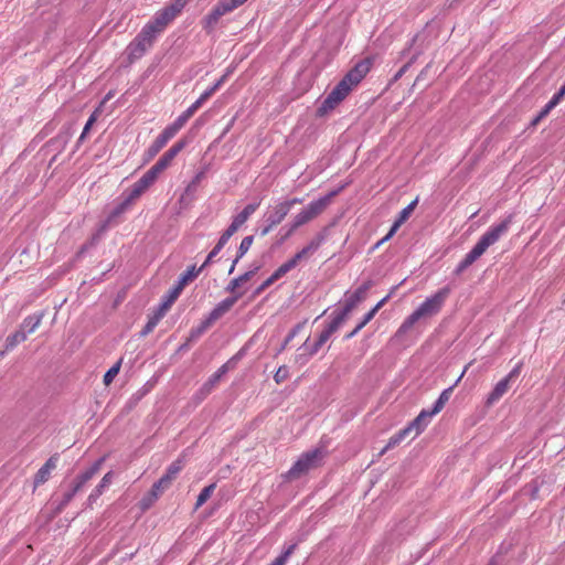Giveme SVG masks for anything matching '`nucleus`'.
Here are the masks:
<instances>
[{
    "instance_id": "nucleus-54",
    "label": "nucleus",
    "mask_w": 565,
    "mask_h": 565,
    "mask_svg": "<svg viewBox=\"0 0 565 565\" xmlns=\"http://www.w3.org/2000/svg\"><path fill=\"white\" fill-rule=\"evenodd\" d=\"M95 120H96V118H95V115L93 114V115L89 117V119L87 120V122H86V125H85V127H84V129H83V132H82V135H81V137H79L78 141L84 140V138H85L86 134L89 131V129H90V127L93 126V124L95 122Z\"/></svg>"
},
{
    "instance_id": "nucleus-16",
    "label": "nucleus",
    "mask_w": 565,
    "mask_h": 565,
    "mask_svg": "<svg viewBox=\"0 0 565 565\" xmlns=\"http://www.w3.org/2000/svg\"><path fill=\"white\" fill-rule=\"evenodd\" d=\"M185 147L184 140L175 142L162 157L157 161L164 170L171 164L175 156Z\"/></svg>"
},
{
    "instance_id": "nucleus-43",
    "label": "nucleus",
    "mask_w": 565,
    "mask_h": 565,
    "mask_svg": "<svg viewBox=\"0 0 565 565\" xmlns=\"http://www.w3.org/2000/svg\"><path fill=\"white\" fill-rule=\"evenodd\" d=\"M164 169L156 162L147 172L146 174L151 179L153 182L158 179L159 174L162 173Z\"/></svg>"
},
{
    "instance_id": "nucleus-4",
    "label": "nucleus",
    "mask_w": 565,
    "mask_h": 565,
    "mask_svg": "<svg viewBox=\"0 0 565 565\" xmlns=\"http://www.w3.org/2000/svg\"><path fill=\"white\" fill-rule=\"evenodd\" d=\"M157 35L152 26L146 24L127 47L129 60L140 58L152 46Z\"/></svg>"
},
{
    "instance_id": "nucleus-29",
    "label": "nucleus",
    "mask_w": 565,
    "mask_h": 565,
    "mask_svg": "<svg viewBox=\"0 0 565 565\" xmlns=\"http://www.w3.org/2000/svg\"><path fill=\"white\" fill-rule=\"evenodd\" d=\"M454 386H450L441 392L438 399L435 402L430 414H438L445 406V404L449 401Z\"/></svg>"
},
{
    "instance_id": "nucleus-26",
    "label": "nucleus",
    "mask_w": 565,
    "mask_h": 565,
    "mask_svg": "<svg viewBox=\"0 0 565 565\" xmlns=\"http://www.w3.org/2000/svg\"><path fill=\"white\" fill-rule=\"evenodd\" d=\"M411 433V428L405 427L399 430L397 434L392 436L387 443V445L381 450L380 456L384 455L388 449L397 446L402 440L406 438V436Z\"/></svg>"
},
{
    "instance_id": "nucleus-31",
    "label": "nucleus",
    "mask_w": 565,
    "mask_h": 565,
    "mask_svg": "<svg viewBox=\"0 0 565 565\" xmlns=\"http://www.w3.org/2000/svg\"><path fill=\"white\" fill-rule=\"evenodd\" d=\"M182 290H180L177 286L172 287L168 294L164 296L160 307L163 308V310H169L172 303L178 299Z\"/></svg>"
},
{
    "instance_id": "nucleus-46",
    "label": "nucleus",
    "mask_w": 565,
    "mask_h": 565,
    "mask_svg": "<svg viewBox=\"0 0 565 565\" xmlns=\"http://www.w3.org/2000/svg\"><path fill=\"white\" fill-rule=\"evenodd\" d=\"M224 79L225 75L222 76L211 88H209L202 94V99H207L210 96H212L220 88Z\"/></svg>"
},
{
    "instance_id": "nucleus-19",
    "label": "nucleus",
    "mask_w": 565,
    "mask_h": 565,
    "mask_svg": "<svg viewBox=\"0 0 565 565\" xmlns=\"http://www.w3.org/2000/svg\"><path fill=\"white\" fill-rule=\"evenodd\" d=\"M103 461H104V458L98 459L90 468H88L83 473H81L75 479V482L81 488H83L100 470Z\"/></svg>"
},
{
    "instance_id": "nucleus-14",
    "label": "nucleus",
    "mask_w": 565,
    "mask_h": 565,
    "mask_svg": "<svg viewBox=\"0 0 565 565\" xmlns=\"http://www.w3.org/2000/svg\"><path fill=\"white\" fill-rule=\"evenodd\" d=\"M288 213V205L279 202L266 213V222H270V225L277 226L284 221Z\"/></svg>"
},
{
    "instance_id": "nucleus-5",
    "label": "nucleus",
    "mask_w": 565,
    "mask_h": 565,
    "mask_svg": "<svg viewBox=\"0 0 565 565\" xmlns=\"http://www.w3.org/2000/svg\"><path fill=\"white\" fill-rule=\"evenodd\" d=\"M322 458L320 449H313L303 454L287 472L289 479H298L310 469L316 468Z\"/></svg>"
},
{
    "instance_id": "nucleus-41",
    "label": "nucleus",
    "mask_w": 565,
    "mask_h": 565,
    "mask_svg": "<svg viewBox=\"0 0 565 565\" xmlns=\"http://www.w3.org/2000/svg\"><path fill=\"white\" fill-rule=\"evenodd\" d=\"M296 545H290L281 555L276 557L270 565H285L288 557L294 553Z\"/></svg>"
},
{
    "instance_id": "nucleus-38",
    "label": "nucleus",
    "mask_w": 565,
    "mask_h": 565,
    "mask_svg": "<svg viewBox=\"0 0 565 565\" xmlns=\"http://www.w3.org/2000/svg\"><path fill=\"white\" fill-rule=\"evenodd\" d=\"M375 310L371 309L363 318V320L354 328L352 332H350L347 338L350 339L354 337L366 323H369L373 317L375 316Z\"/></svg>"
},
{
    "instance_id": "nucleus-48",
    "label": "nucleus",
    "mask_w": 565,
    "mask_h": 565,
    "mask_svg": "<svg viewBox=\"0 0 565 565\" xmlns=\"http://www.w3.org/2000/svg\"><path fill=\"white\" fill-rule=\"evenodd\" d=\"M224 79L225 75L222 76L211 88H209L202 94V99H207L210 96H212L220 88Z\"/></svg>"
},
{
    "instance_id": "nucleus-1",
    "label": "nucleus",
    "mask_w": 565,
    "mask_h": 565,
    "mask_svg": "<svg viewBox=\"0 0 565 565\" xmlns=\"http://www.w3.org/2000/svg\"><path fill=\"white\" fill-rule=\"evenodd\" d=\"M372 60L366 57L358 62L344 77L328 94L317 110L318 116H324L334 109L370 72Z\"/></svg>"
},
{
    "instance_id": "nucleus-44",
    "label": "nucleus",
    "mask_w": 565,
    "mask_h": 565,
    "mask_svg": "<svg viewBox=\"0 0 565 565\" xmlns=\"http://www.w3.org/2000/svg\"><path fill=\"white\" fill-rule=\"evenodd\" d=\"M164 169L156 162L147 172L146 174L151 179L153 182L158 179L159 174L162 173Z\"/></svg>"
},
{
    "instance_id": "nucleus-35",
    "label": "nucleus",
    "mask_w": 565,
    "mask_h": 565,
    "mask_svg": "<svg viewBox=\"0 0 565 565\" xmlns=\"http://www.w3.org/2000/svg\"><path fill=\"white\" fill-rule=\"evenodd\" d=\"M184 466V461L182 458H178L175 461H173L167 469V472L164 473L167 476V479H170L171 481L175 479L177 475L182 470Z\"/></svg>"
},
{
    "instance_id": "nucleus-22",
    "label": "nucleus",
    "mask_w": 565,
    "mask_h": 565,
    "mask_svg": "<svg viewBox=\"0 0 565 565\" xmlns=\"http://www.w3.org/2000/svg\"><path fill=\"white\" fill-rule=\"evenodd\" d=\"M258 268H255L253 270H248L244 273L243 275L232 279L230 284L226 286V291L228 292H236L237 288H239L243 284L247 282L252 277L256 274Z\"/></svg>"
},
{
    "instance_id": "nucleus-36",
    "label": "nucleus",
    "mask_w": 565,
    "mask_h": 565,
    "mask_svg": "<svg viewBox=\"0 0 565 565\" xmlns=\"http://www.w3.org/2000/svg\"><path fill=\"white\" fill-rule=\"evenodd\" d=\"M161 493V490L154 489V486H152L149 493L141 500L140 504L143 510L149 509L152 503L159 498Z\"/></svg>"
},
{
    "instance_id": "nucleus-15",
    "label": "nucleus",
    "mask_w": 565,
    "mask_h": 565,
    "mask_svg": "<svg viewBox=\"0 0 565 565\" xmlns=\"http://www.w3.org/2000/svg\"><path fill=\"white\" fill-rule=\"evenodd\" d=\"M153 183L154 182L151 179H149V177L145 173L137 182L132 184L127 201L130 202L138 199Z\"/></svg>"
},
{
    "instance_id": "nucleus-53",
    "label": "nucleus",
    "mask_w": 565,
    "mask_h": 565,
    "mask_svg": "<svg viewBox=\"0 0 565 565\" xmlns=\"http://www.w3.org/2000/svg\"><path fill=\"white\" fill-rule=\"evenodd\" d=\"M224 4L227 7V9L232 12L243 3H245L247 0H222Z\"/></svg>"
},
{
    "instance_id": "nucleus-49",
    "label": "nucleus",
    "mask_w": 565,
    "mask_h": 565,
    "mask_svg": "<svg viewBox=\"0 0 565 565\" xmlns=\"http://www.w3.org/2000/svg\"><path fill=\"white\" fill-rule=\"evenodd\" d=\"M308 221L305 216V214L302 213V211H300L292 220V222L290 223L292 225L294 228H299L300 226L307 224Z\"/></svg>"
},
{
    "instance_id": "nucleus-25",
    "label": "nucleus",
    "mask_w": 565,
    "mask_h": 565,
    "mask_svg": "<svg viewBox=\"0 0 565 565\" xmlns=\"http://www.w3.org/2000/svg\"><path fill=\"white\" fill-rule=\"evenodd\" d=\"M202 271V267L196 268L195 266H191L184 274H182L177 282V287L180 290H183L184 287L192 281Z\"/></svg>"
},
{
    "instance_id": "nucleus-62",
    "label": "nucleus",
    "mask_w": 565,
    "mask_h": 565,
    "mask_svg": "<svg viewBox=\"0 0 565 565\" xmlns=\"http://www.w3.org/2000/svg\"><path fill=\"white\" fill-rule=\"evenodd\" d=\"M303 202L302 199H299V198H294V199H290V200H286V201H282L284 204H287L288 205V211H290V209L295 205V204H301Z\"/></svg>"
},
{
    "instance_id": "nucleus-56",
    "label": "nucleus",
    "mask_w": 565,
    "mask_h": 565,
    "mask_svg": "<svg viewBox=\"0 0 565 565\" xmlns=\"http://www.w3.org/2000/svg\"><path fill=\"white\" fill-rule=\"evenodd\" d=\"M557 105V103L553 99H551L545 106L544 108L540 111V117H545L555 106Z\"/></svg>"
},
{
    "instance_id": "nucleus-55",
    "label": "nucleus",
    "mask_w": 565,
    "mask_h": 565,
    "mask_svg": "<svg viewBox=\"0 0 565 565\" xmlns=\"http://www.w3.org/2000/svg\"><path fill=\"white\" fill-rule=\"evenodd\" d=\"M156 326H157V323H154V321L149 319L148 322L146 323V326L140 331V335L146 337L147 334L152 332V330L156 328Z\"/></svg>"
},
{
    "instance_id": "nucleus-10",
    "label": "nucleus",
    "mask_w": 565,
    "mask_h": 565,
    "mask_svg": "<svg viewBox=\"0 0 565 565\" xmlns=\"http://www.w3.org/2000/svg\"><path fill=\"white\" fill-rule=\"evenodd\" d=\"M418 203V199L416 198L414 201H412L406 207H404L399 214H398V217L395 220V222L393 223L390 232L386 234V236H384L379 243L377 245L388 241L395 233L396 231L401 227V225L406 222V220L411 216L412 212L415 210L416 205Z\"/></svg>"
},
{
    "instance_id": "nucleus-61",
    "label": "nucleus",
    "mask_w": 565,
    "mask_h": 565,
    "mask_svg": "<svg viewBox=\"0 0 565 565\" xmlns=\"http://www.w3.org/2000/svg\"><path fill=\"white\" fill-rule=\"evenodd\" d=\"M296 231V228L292 227L291 224H289V227L288 230L286 231V233H284L279 239V243H284L286 239H288L292 234L294 232Z\"/></svg>"
},
{
    "instance_id": "nucleus-32",
    "label": "nucleus",
    "mask_w": 565,
    "mask_h": 565,
    "mask_svg": "<svg viewBox=\"0 0 565 565\" xmlns=\"http://www.w3.org/2000/svg\"><path fill=\"white\" fill-rule=\"evenodd\" d=\"M298 265V262L296 260L295 257L290 258L288 262L284 263L282 265H280L274 273V278H276L277 280L279 278H281L282 276H285L288 271H290L291 269H294L296 266Z\"/></svg>"
},
{
    "instance_id": "nucleus-63",
    "label": "nucleus",
    "mask_w": 565,
    "mask_h": 565,
    "mask_svg": "<svg viewBox=\"0 0 565 565\" xmlns=\"http://www.w3.org/2000/svg\"><path fill=\"white\" fill-rule=\"evenodd\" d=\"M565 96V84L561 87V89L552 97L557 104Z\"/></svg>"
},
{
    "instance_id": "nucleus-20",
    "label": "nucleus",
    "mask_w": 565,
    "mask_h": 565,
    "mask_svg": "<svg viewBox=\"0 0 565 565\" xmlns=\"http://www.w3.org/2000/svg\"><path fill=\"white\" fill-rule=\"evenodd\" d=\"M343 324L341 318H338L335 315L328 327L319 334L318 341L324 344L329 338Z\"/></svg>"
},
{
    "instance_id": "nucleus-59",
    "label": "nucleus",
    "mask_w": 565,
    "mask_h": 565,
    "mask_svg": "<svg viewBox=\"0 0 565 565\" xmlns=\"http://www.w3.org/2000/svg\"><path fill=\"white\" fill-rule=\"evenodd\" d=\"M221 249H216V246H214V248L209 253L205 262L203 263V265L201 266L202 269L204 267H206L212 260L213 258L220 253Z\"/></svg>"
},
{
    "instance_id": "nucleus-58",
    "label": "nucleus",
    "mask_w": 565,
    "mask_h": 565,
    "mask_svg": "<svg viewBox=\"0 0 565 565\" xmlns=\"http://www.w3.org/2000/svg\"><path fill=\"white\" fill-rule=\"evenodd\" d=\"M190 118L184 114L182 113L177 119L175 121L173 122V125L179 128V130L184 126V124L189 120Z\"/></svg>"
},
{
    "instance_id": "nucleus-52",
    "label": "nucleus",
    "mask_w": 565,
    "mask_h": 565,
    "mask_svg": "<svg viewBox=\"0 0 565 565\" xmlns=\"http://www.w3.org/2000/svg\"><path fill=\"white\" fill-rule=\"evenodd\" d=\"M277 279L274 278V275L271 274L270 277H268L256 290H255V294L256 295H259L262 294L265 289H267L270 285H273Z\"/></svg>"
},
{
    "instance_id": "nucleus-40",
    "label": "nucleus",
    "mask_w": 565,
    "mask_h": 565,
    "mask_svg": "<svg viewBox=\"0 0 565 565\" xmlns=\"http://www.w3.org/2000/svg\"><path fill=\"white\" fill-rule=\"evenodd\" d=\"M253 241H254V237L252 235L246 236L242 239L239 247H238V253H237L238 257L242 258L248 252V249L250 248V246L253 244Z\"/></svg>"
},
{
    "instance_id": "nucleus-33",
    "label": "nucleus",
    "mask_w": 565,
    "mask_h": 565,
    "mask_svg": "<svg viewBox=\"0 0 565 565\" xmlns=\"http://www.w3.org/2000/svg\"><path fill=\"white\" fill-rule=\"evenodd\" d=\"M166 145L167 141L159 135L152 145L148 148L146 152L147 159L150 160L154 158Z\"/></svg>"
},
{
    "instance_id": "nucleus-12",
    "label": "nucleus",
    "mask_w": 565,
    "mask_h": 565,
    "mask_svg": "<svg viewBox=\"0 0 565 565\" xmlns=\"http://www.w3.org/2000/svg\"><path fill=\"white\" fill-rule=\"evenodd\" d=\"M174 18L175 17L167 8H163L156 13L153 19L149 21L147 25L152 26V30L160 34Z\"/></svg>"
},
{
    "instance_id": "nucleus-9",
    "label": "nucleus",
    "mask_w": 565,
    "mask_h": 565,
    "mask_svg": "<svg viewBox=\"0 0 565 565\" xmlns=\"http://www.w3.org/2000/svg\"><path fill=\"white\" fill-rule=\"evenodd\" d=\"M327 237V230L318 233L307 246H305L300 252H298L294 257L299 263L302 259L309 258L312 254H315L321 244L324 242Z\"/></svg>"
},
{
    "instance_id": "nucleus-23",
    "label": "nucleus",
    "mask_w": 565,
    "mask_h": 565,
    "mask_svg": "<svg viewBox=\"0 0 565 565\" xmlns=\"http://www.w3.org/2000/svg\"><path fill=\"white\" fill-rule=\"evenodd\" d=\"M227 372V364L222 365L210 379L203 384L202 391L209 394L214 386L218 383L221 377Z\"/></svg>"
},
{
    "instance_id": "nucleus-39",
    "label": "nucleus",
    "mask_w": 565,
    "mask_h": 565,
    "mask_svg": "<svg viewBox=\"0 0 565 565\" xmlns=\"http://www.w3.org/2000/svg\"><path fill=\"white\" fill-rule=\"evenodd\" d=\"M190 1L191 0H173V2L166 8L177 17Z\"/></svg>"
},
{
    "instance_id": "nucleus-30",
    "label": "nucleus",
    "mask_w": 565,
    "mask_h": 565,
    "mask_svg": "<svg viewBox=\"0 0 565 565\" xmlns=\"http://www.w3.org/2000/svg\"><path fill=\"white\" fill-rule=\"evenodd\" d=\"M26 340V332L21 329L6 339V350H12L15 345Z\"/></svg>"
},
{
    "instance_id": "nucleus-42",
    "label": "nucleus",
    "mask_w": 565,
    "mask_h": 565,
    "mask_svg": "<svg viewBox=\"0 0 565 565\" xmlns=\"http://www.w3.org/2000/svg\"><path fill=\"white\" fill-rule=\"evenodd\" d=\"M288 376H289L288 369H287V366L282 365V366H279L278 370L276 371V373L274 375V380L277 384H280L285 380H287Z\"/></svg>"
},
{
    "instance_id": "nucleus-64",
    "label": "nucleus",
    "mask_w": 565,
    "mask_h": 565,
    "mask_svg": "<svg viewBox=\"0 0 565 565\" xmlns=\"http://www.w3.org/2000/svg\"><path fill=\"white\" fill-rule=\"evenodd\" d=\"M238 228L239 227L232 221L231 225L225 230V233L232 237Z\"/></svg>"
},
{
    "instance_id": "nucleus-7",
    "label": "nucleus",
    "mask_w": 565,
    "mask_h": 565,
    "mask_svg": "<svg viewBox=\"0 0 565 565\" xmlns=\"http://www.w3.org/2000/svg\"><path fill=\"white\" fill-rule=\"evenodd\" d=\"M242 294L238 292L233 297L225 298L220 303L215 306V308L210 312L209 317L202 322V330H206L210 328L215 321L222 318L225 313H227L236 301L241 298Z\"/></svg>"
},
{
    "instance_id": "nucleus-57",
    "label": "nucleus",
    "mask_w": 565,
    "mask_h": 565,
    "mask_svg": "<svg viewBox=\"0 0 565 565\" xmlns=\"http://www.w3.org/2000/svg\"><path fill=\"white\" fill-rule=\"evenodd\" d=\"M167 310H163L162 307L159 306L158 310L153 313V316H151L149 319L154 321V323H159V321L163 318V316L166 315Z\"/></svg>"
},
{
    "instance_id": "nucleus-27",
    "label": "nucleus",
    "mask_w": 565,
    "mask_h": 565,
    "mask_svg": "<svg viewBox=\"0 0 565 565\" xmlns=\"http://www.w3.org/2000/svg\"><path fill=\"white\" fill-rule=\"evenodd\" d=\"M257 206L258 204L255 203L247 204L243 209V211L233 218V222L238 227H241L248 220V217L256 211Z\"/></svg>"
},
{
    "instance_id": "nucleus-28",
    "label": "nucleus",
    "mask_w": 565,
    "mask_h": 565,
    "mask_svg": "<svg viewBox=\"0 0 565 565\" xmlns=\"http://www.w3.org/2000/svg\"><path fill=\"white\" fill-rule=\"evenodd\" d=\"M81 490L82 488L74 481L71 488L64 492L63 499L57 505V511H62Z\"/></svg>"
},
{
    "instance_id": "nucleus-11",
    "label": "nucleus",
    "mask_w": 565,
    "mask_h": 565,
    "mask_svg": "<svg viewBox=\"0 0 565 565\" xmlns=\"http://www.w3.org/2000/svg\"><path fill=\"white\" fill-rule=\"evenodd\" d=\"M231 11L224 4L222 0L213 8V10L204 18V29L211 32L217 24L218 20Z\"/></svg>"
},
{
    "instance_id": "nucleus-17",
    "label": "nucleus",
    "mask_w": 565,
    "mask_h": 565,
    "mask_svg": "<svg viewBox=\"0 0 565 565\" xmlns=\"http://www.w3.org/2000/svg\"><path fill=\"white\" fill-rule=\"evenodd\" d=\"M56 461L57 458L53 456L39 469L34 479L35 486L42 484L49 479L51 471L56 468Z\"/></svg>"
},
{
    "instance_id": "nucleus-24",
    "label": "nucleus",
    "mask_w": 565,
    "mask_h": 565,
    "mask_svg": "<svg viewBox=\"0 0 565 565\" xmlns=\"http://www.w3.org/2000/svg\"><path fill=\"white\" fill-rule=\"evenodd\" d=\"M43 317L44 315L42 312L26 317L21 324V330L25 331L26 333H33L40 326Z\"/></svg>"
},
{
    "instance_id": "nucleus-2",
    "label": "nucleus",
    "mask_w": 565,
    "mask_h": 565,
    "mask_svg": "<svg viewBox=\"0 0 565 565\" xmlns=\"http://www.w3.org/2000/svg\"><path fill=\"white\" fill-rule=\"evenodd\" d=\"M512 223V215H509L505 220H503L500 224L491 227L487 233H484L475 247L465 256V258L458 264L455 269V275H461L468 267H470L479 257H481L484 252L494 243H497L500 237L505 234L509 230L510 224Z\"/></svg>"
},
{
    "instance_id": "nucleus-8",
    "label": "nucleus",
    "mask_w": 565,
    "mask_h": 565,
    "mask_svg": "<svg viewBox=\"0 0 565 565\" xmlns=\"http://www.w3.org/2000/svg\"><path fill=\"white\" fill-rule=\"evenodd\" d=\"M370 281L360 286L345 301L344 307L339 311L334 312L338 318L344 322L349 316V313L365 299L366 292L370 288Z\"/></svg>"
},
{
    "instance_id": "nucleus-37",
    "label": "nucleus",
    "mask_w": 565,
    "mask_h": 565,
    "mask_svg": "<svg viewBox=\"0 0 565 565\" xmlns=\"http://www.w3.org/2000/svg\"><path fill=\"white\" fill-rule=\"evenodd\" d=\"M120 365H121V359L116 363L114 364L107 372L106 374L104 375V384L105 385H109L115 376L119 373L120 371Z\"/></svg>"
},
{
    "instance_id": "nucleus-45",
    "label": "nucleus",
    "mask_w": 565,
    "mask_h": 565,
    "mask_svg": "<svg viewBox=\"0 0 565 565\" xmlns=\"http://www.w3.org/2000/svg\"><path fill=\"white\" fill-rule=\"evenodd\" d=\"M179 131V128H177L173 124L164 128V130L160 134V136L168 142L171 138L175 136V134Z\"/></svg>"
},
{
    "instance_id": "nucleus-34",
    "label": "nucleus",
    "mask_w": 565,
    "mask_h": 565,
    "mask_svg": "<svg viewBox=\"0 0 565 565\" xmlns=\"http://www.w3.org/2000/svg\"><path fill=\"white\" fill-rule=\"evenodd\" d=\"M215 487H216L215 483H212V484H210V486H207V487L202 489V491L198 495L196 503H195V509H199L201 505H203L211 498V495L214 492Z\"/></svg>"
},
{
    "instance_id": "nucleus-50",
    "label": "nucleus",
    "mask_w": 565,
    "mask_h": 565,
    "mask_svg": "<svg viewBox=\"0 0 565 565\" xmlns=\"http://www.w3.org/2000/svg\"><path fill=\"white\" fill-rule=\"evenodd\" d=\"M206 99H202V95L200 96V98L193 103L185 111L184 114L191 118L194 113L202 106V104L205 102Z\"/></svg>"
},
{
    "instance_id": "nucleus-3",
    "label": "nucleus",
    "mask_w": 565,
    "mask_h": 565,
    "mask_svg": "<svg viewBox=\"0 0 565 565\" xmlns=\"http://www.w3.org/2000/svg\"><path fill=\"white\" fill-rule=\"evenodd\" d=\"M449 292L450 289L448 287H444L440 290H438L435 295L427 298L412 315H409L404 320L397 333L404 334L408 330H411L413 326L420 319L430 318L437 315L440 311L443 305L445 303Z\"/></svg>"
},
{
    "instance_id": "nucleus-18",
    "label": "nucleus",
    "mask_w": 565,
    "mask_h": 565,
    "mask_svg": "<svg viewBox=\"0 0 565 565\" xmlns=\"http://www.w3.org/2000/svg\"><path fill=\"white\" fill-rule=\"evenodd\" d=\"M435 414H430V411H422L419 415L407 426V428H411V431L415 430V436L420 434L425 427L427 426L429 419Z\"/></svg>"
},
{
    "instance_id": "nucleus-6",
    "label": "nucleus",
    "mask_w": 565,
    "mask_h": 565,
    "mask_svg": "<svg viewBox=\"0 0 565 565\" xmlns=\"http://www.w3.org/2000/svg\"><path fill=\"white\" fill-rule=\"evenodd\" d=\"M521 372V365H516L504 379L499 381L486 401L487 406L497 403L510 388V383L515 380Z\"/></svg>"
},
{
    "instance_id": "nucleus-21",
    "label": "nucleus",
    "mask_w": 565,
    "mask_h": 565,
    "mask_svg": "<svg viewBox=\"0 0 565 565\" xmlns=\"http://www.w3.org/2000/svg\"><path fill=\"white\" fill-rule=\"evenodd\" d=\"M113 477V471H109L102 478L99 484L92 491L88 497L90 502L96 501L103 494L104 490L111 483Z\"/></svg>"
},
{
    "instance_id": "nucleus-13",
    "label": "nucleus",
    "mask_w": 565,
    "mask_h": 565,
    "mask_svg": "<svg viewBox=\"0 0 565 565\" xmlns=\"http://www.w3.org/2000/svg\"><path fill=\"white\" fill-rule=\"evenodd\" d=\"M337 194V192H331L313 202L308 204L305 207L306 212L315 220L318 217L330 204L331 199Z\"/></svg>"
},
{
    "instance_id": "nucleus-47",
    "label": "nucleus",
    "mask_w": 565,
    "mask_h": 565,
    "mask_svg": "<svg viewBox=\"0 0 565 565\" xmlns=\"http://www.w3.org/2000/svg\"><path fill=\"white\" fill-rule=\"evenodd\" d=\"M224 79L225 75L222 76L211 88H209L202 94V99H207L210 96H212L220 88Z\"/></svg>"
},
{
    "instance_id": "nucleus-51",
    "label": "nucleus",
    "mask_w": 565,
    "mask_h": 565,
    "mask_svg": "<svg viewBox=\"0 0 565 565\" xmlns=\"http://www.w3.org/2000/svg\"><path fill=\"white\" fill-rule=\"evenodd\" d=\"M171 480L167 479V476L163 475L157 482L153 483L154 489L161 490V492L167 489L171 484Z\"/></svg>"
},
{
    "instance_id": "nucleus-60",
    "label": "nucleus",
    "mask_w": 565,
    "mask_h": 565,
    "mask_svg": "<svg viewBox=\"0 0 565 565\" xmlns=\"http://www.w3.org/2000/svg\"><path fill=\"white\" fill-rule=\"evenodd\" d=\"M231 238L230 235H227L225 232L221 235L218 242L216 243V249H222L225 244L228 242V239Z\"/></svg>"
}]
</instances>
